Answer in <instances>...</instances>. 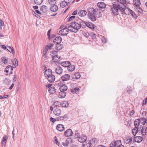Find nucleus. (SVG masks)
Listing matches in <instances>:
<instances>
[{
	"mask_svg": "<svg viewBox=\"0 0 147 147\" xmlns=\"http://www.w3.org/2000/svg\"><path fill=\"white\" fill-rule=\"evenodd\" d=\"M126 8V6H121L119 3L117 2H114L113 3V7L111 9L113 13L115 15L117 16L119 14V11L123 15L127 14L125 11Z\"/></svg>",
	"mask_w": 147,
	"mask_h": 147,
	"instance_id": "1",
	"label": "nucleus"
},
{
	"mask_svg": "<svg viewBox=\"0 0 147 147\" xmlns=\"http://www.w3.org/2000/svg\"><path fill=\"white\" fill-rule=\"evenodd\" d=\"M70 24V26H72L73 28L75 29V30L78 31L81 27L83 28H84V24L85 25V22L81 19H80L77 22H71Z\"/></svg>",
	"mask_w": 147,
	"mask_h": 147,
	"instance_id": "2",
	"label": "nucleus"
},
{
	"mask_svg": "<svg viewBox=\"0 0 147 147\" xmlns=\"http://www.w3.org/2000/svg\"><path fill=\"white\" fill-rule=\"evenodd\" d=\"M67 26H65V28L60 30L59 33V35L61 36H65L67 35L68 33V31L67 30Z\"/></svg>",
	"mask_w": 147,
	"mask_h": 147,
	"instance_id": "3",
	"label": "nucleus"
},
{
	"mask_svg": "<svg viewBox=\"0 0 147 147\" xmlns=\"http://www.w3.org/2000/svg\"><path fill=\"white\" fill-rule=\"evenodd\" d=\"M85 25L84 24V28L86 26L92 29H94L95 28V25L91 22H85Z\"/></svg>",
	"mask_w": 147,
	"mask_h": 147,
	"instance_id": "4",
	"label": "nucleus"
},
{
	"mask_svg": "<svg viewBox=\"0 0 147 147\" xmlns=\"http://www.w3.org/2000/svg\"><path fill=\"white\" fill-rule=\"evenodd\" d=\"M68 115L67 114H65L64 116H61L57 117V121L66 120L68 119Z\"/></svg>",
	"mask_w": 147,
	"mask_h": 147,
	"instance_id": "5",
	"label": "nucleus"
},
{
	"mask_svg": "<svg viewBox=\"0 0 147 147\" xmlns=\"http://www.w3.org/2000/svg\"><path fill=\"white\" fill-rule=\"evenodd\" d=\"M62 40V38L61 36H57L54 39L53 42L55 44H58L61 43Z\"/></svg>",
	"mask_w": 147,
	"mask_h": 147,
	"instance_id": "6",
	"label": "nucleus"
},
{
	"mask_svg": "<svg viewBox=\"0 0 147 147\" xmlns=\"http://www.w3.org/2000/svg\"><path fill=\"white\" fill-rule=\"evenodd\" d=\"M73 134V132L70 129H69L64 132V134L66 137H69L71 136Z\"/></svg>",
	"mask_w": 147,
	"mask_h": 147,
	"instance_id": "7",
	"label": "nucleus"
},
{
	"mask_svg": "<svg viewBox=\"0 0 147 147\" xmlns=\"http://www.w3.org/2000/svg\"><path fill=\"white\" fill-rule=\"evenodd\" d=\"M70 78V76L69 74H65L61 77V79L62 81H68Z\"/></svg>",
	"mask_w": 147,
	"mask_h": 147,
	"instance_id": "8",
	"label": "nucleus"
},
{
	"mask_svg": "<svg viewBox=\"0 0 147 147\" xmlns=\"http://www.w3.org/2000/svg\"><path fill=\"white\" fill-rule=\"evenodd\" d=\"M47 80L50 83H52L55 80V76L52 74L47 77Z\"/></svg>",
	"mask_w": 147,
	"mask_h": 147,
	"instance_id": "9",
	"label": "nucleus"
},
{
	"mask_svg": "<svg viewBox=\"0 0 147 147\" xmlns=\"http://www.w3.org/2000/svg\"><path fill=\"white\" fill-rule=\"evenodd\" d=\"M58 9V6L55 4L51 5L50 8V11L53 12H55L57 11Z\"/></svg>",
	"mask_w": 147,
	"mask_h": 147,
	"instance_id": "10",
	"label": "nucleus"
},
{
	"mask_svg": "<svg viewBox=\"0 0 147 147\" xmlns=\"http://www.w3.org/2000/svg\"><path fill=\"white\" fill-rule=\"evenodd\" d=\"M55 71L57 74L60 75L62 73L63 70L61 67L58 66L55 69Z\"/></svg>",
	"mask_w": 147,
	"mask_h": 147,
	"instance_id": "11",
	"label": "nucleus"
},
{
	"mask_svg": "<svg viewBox=\"0 0 147 147\" xmlns=\"http://www.w3.org/2000/svg\"><path fill=\"white\" fill-rule=\"evenodd\" d=\"M134 140L133 141V143H134L135 142H136L140 143L142 141L143 139L142 137L138 136L134 138Z\"/></svg>",
	"mask_w": 147,
	"mask_h": 147,
	"instance_id": "12",
	"label": "nucleus"
},
{
	"mask_svg": "<svg viewBox=\"0 0 147 147\" xmlns=\"http://www.w3.org/2000/svg\"><path fill=\"white\" fill-rule=\"evenodd\" d=\"M88 18L90 19L92 21H95L96 20V18L94 14L93 13H91L90 14H88Z\"/></svg>",
	"mask_w": 147,
	"mask_h": 147,
	"instance_id": "13",
	"label": "nucleus"
},
{
	"mask_svg": "<svg viewBox=\"0 0 147 147\" xmlns=\"http://www.w3.org/2000/svg\"><path fill=\"white\" fill-rule=\"evenodd\" d=\"M61 92H65L67 89V87L65 84H63L61 85L59 89Z\"/></svg>",
	"mask_w": 147,
	"mask_h": 147,
	"instance_id": "14",
	"label": "nucleus"
},
{
	"mask_svg": "<svg viewBox=\"0 0 147 147\" xmlns=\"http://www.w3.org/2000/svg\"><path fill=\"white\" fill-rule=\"evenodd\" d=\"M56 129L60 131H62L64 130V127L62 124H58L57 125Z\"/></svg>",
	"mask_w": 147,
	"mask_h": 147,
	"instance_id": "15",
	"label": "nucleus"
},
{
	"mask_svg": "<svg viewBox=\"0 0 147 147\" xmlns=\"http://www.w3.org/2000/svg\"><path fill=\"white\" fill-rule=\"evenodd\" d=\"M61 110L60 109L58 108L55 109L53 111L54 114L56 116L60 115L61 114Z\"/></svg>",
	"mask_w": 147,
	"mask_h": 147,
	"instance_id": "16",
	"label": "nucleus"
},
{
	"mask_svg": "<svg viewBox=\"0 0 147 147\" xmlns=\"http://www.w3.org/2000/svg\"><path fill=\"white\" fill-rule=\"evenodd\" d=\"M53 72L52 70L48 69L45 70V77H48L49 76L51 75L52 74Z\"/></svg>",
	"mask_w": 147,
	"mask_h": 147,
	"instance_id": "17",
	"label": "nucleus"
},
{
	"mask_svg": "<svg viewBox=\"0 0 147 147\" xmlns=\"http://www.w3.org/2000/svg\"><path fill=\"white\" fill-rule=\"evenodd\" d=\"M8 138V137L7 136L4 135L3 136V137L2 140L1 142V145L2 146H3L4 144H6Z\"/></svg>",
	"mask_w": 147,
	"mask_h": 147,
	"instance_id": "18",
	"label": "nucleus"
},
{
	"mask_svg": "<svg viewBox=\"0 0 147 147\" xmlns=\"http://www.w3.org/2000/svg\"><path fill=\"white\" fill-rule=\"evenodd\" d=\"M60 64L61 65L64 67H68V66H69L70 65V63L69 61H65L62 62H60Z\"/></svg>",
	"mask_w": 147,
	"mask_h": 147,
	"instance_id": "19",
	"label": "nucleus"
},
{
	"mask_svg": "<svg viewBox=\"0 0 147 147\" xmlns=\"http://www.w3.org/2000/svg\"><path fill=\"white\" fill-rule=\"evenodd\" d=\"M78 15L81 17L85 16L87 13V12L85 10H81L78 13Z\"/></svg>",
	"mask_w": 147,
	"mask_h": 147,
	"instance_id": "20",
	"label": "nucleus"
},
{
	"mask_svg": "<svg viewBox=\"0 0 147 147\" xmlns=\"http://www.w3.org/2000/svg\"><path fill=\"white\" fill-rule=\"evenodd\" d=\"M87 139V137L86 136H83L81 137H80L78 138V141L81 143L85 142Z\"/></svg>",
	"mask_w": 147,
	"mask_h": 147,
	"instance_id": "21",
	"label": "nucleus"
},
{
	"mask_svg": "<svg viewBox=\"0 0 147 147\" xmlns=\"http://www.w3.org/2000/svg\"><path fill=\"white\" fill-rule=\"evenodd\" d=\"M97 6L100 8L103 9L106 7V4L103 2H100L98 3Z\"/></svg>",
	"mask_w": 147,
	"mask_h": 147,
	"instance_id": "22",
	"label": "nucleus"
},
{
	"mask_svg": "<svg viewBox=\"0 0 147 147\" xmlns=\"http://www.w3.org/2000/svg\"><path fill=\"white\" fill-rule=\"evenodd\" d=\"M87 11L88 14H90L91 13H93L95 14V13L96 12L95 9L92 7H90L88 9Z\"/></svg>",
	"mask_w": 147,
	"mask_h": 147,
	"instance_id": "23",
	"label": "nucleus"
},
{
	"mask_svg": "<svg viewBox=\"0 0 147 147\" xmlns=\"http://www.w3.org/2000/svg\"><path fill=\"white\" fill-rule=\"evenodd\" d=\"M67 26H67V30L68 31V32L69 31H70L71 32H74V33H76L78 32V30L76 31L75 29L74 30H73V29L72 28L73 27L71 26H70V25H69V24H67Z\"/></svg>",
	"mask_w": 147,
	"mask_h": 147,
	"instance_id": "24",
	"label": "nucleus"
},
{
	"mask_svg": "<svg viewBox=\"0 0 147 147\" xmlns=\"http://www.w3.org/2000/svg\"><path fill=\"white\" fill-rule=\"evenodd\" d=\"M127 9L128 11L130 12V13L132 17L135 19H137V16L135 12L130 9L128 8H127Z\"/></svg>",
	"mask_w": 147,
	"mask_h": 147,
	"instance_id": "25",
	"label": "nucleus"
},
{
	"mask_svg": "<svg viewBox=\"0 0 147 147\" xmlns=\"http://www.w3.org/2000/svg\"><path fill=\"white\" fill-rule=\"evenodd\" d=\"M140 119H136L134 121V125L135 128H138V127L140 124Z\"/></svg>",
	"mask_w": 147,
	"mask_h": 147,
	"instance_id": "26",
	"label": "nucleus"
},
{
	"mask_svg": "<svg viewBox=\"0 0 147 147\" xmlns=\"http://www.w3.org/2000/svg\"><path fill=\"white\" fill-rule=\"evenodd\" d=\"M49 92L51 94H53L56 92V89L55 87L52 86L49 88Z\"/></svg>",
	"mask_w": 147,
	"mask_h": 147,
	"instance_id": "27",
	"label": "nucleus"
},
{
	"mask_svg": "<svg viewBox=\"0 0 147 147\" xmlns=\"http://www.w3.org/2000/svg\"><path fill=\"white\" fill-rule=\"evenodd\" d=\"M7 49L11 53H12L13 54H15V51L13 47L11 48L10 46H7Z\"/></svg>",
	"mask_w": 147,
	"mask_h": 147,
	"instance_id": "28",
	"label": "nucleus"
},
{
	"mask_svg": "<svg viewBox=\"0 0 147 147\" xmlns=\"http://www.w3.org/2000/svg\"><path fill=\"white\" fill-rule=\"evenodd\" d=\"M40 10L42 11L44 13H46L47 11V6L45 5L42 6L40 8Z\"/></svg>",
	"mask_w": 147,
	"mask_h": 147,
	"instance_id": "29",
	"label": "nucleus"
},
{
	"mask_svg": "<svg viewBox=\"0 0 147 147\" xmlns=\"http://www.w3.org/2000/svg\"><path fill=\"white\" fill-rule=\"evenodd\" d=\"M48 47L47 46H45L43 50V56L45 58H47V53L48 52Z\"/></svg>",
	"mask_w": 147,
	"mask_h": 147,
	"instance_id": "30",
	"label": "nucleus"
},
{
	"mask_svg": "<svg viewBox=\"0 0 147 147\" xmlns=\"http://www.w3.org/2000/svg\"><path fill=\"white\" fill-rule=\"evenodd\" d=\"M66 95V93L65 92H59L58 96L59 98H63L65 97Z\"/></svg>",
	"mask_w": 147,
	"mask_h": 147,
	"instance_id": "31",
	"label": "nucleus"
},
{
	"mask_svg": "<svg viewBox=\"0 0 147 147\" xmlns=\"http://www.w3.org/2000/svg\"><path fill=\"white\" fill-rule=\"evenodd\" d=\"M61 105L63 107L66 108L68 107L69 103L67 101H63L61 103Z\"/></svg>",
	"mask_w": 147,
	"mask_h": 147,
	"instance_id": "32",
	"label": "nucleus"
},
{
	"mask_svg": "<svg viewBox=\"0 0 147 147\" xmlns=\"http://www.w3.org/2000/svg\"><path fill=\"white\" fill-rule=\"evenodd\" d=\"M118 2L120 4L121 6H126L125 4L127 3V1L126 0H117Z\"/></svg>",
	"mask_w": 147,
	"mask_h": 147,
	"instance_id": "33",
	"label": "nucleus"
},
{
	"mask_svg": "<svg viewBox=\"0 0 147 147\" xmlns=\"http://www.w3.org/2000/svg\"><path fill=\"white\" fill-rule=\"evenodd\" d=\"M146 127H143L141 130V131L142 135L144 136L146 134Z\"/></svg>",
	"mask_w": 147,
	"mask_h": 147,
	"instance_id": "34",
	"label": "nucleus"
},
{
	"mask_svg": "<svg viewBox=\"0 0 147 147\" xmlns=\"http://www.w3.org/2000/svg\"><path fill=\"white\" fill-rule=\"evenodd\" d=\"M57 45L55 47V49L59 51L63 48V45L60 44V43L58 44H56Z\"/></svg>",
	"mask_w": 147,
	"mask_h": 147,
	"instance_id": "35",
	"label": "nucleus"
},
{
	"mask_svg": "<svg viewBox=\"0 0 147 147\" xmlns=\"http://www.w3.org/2000/svg\"><path fill=\"white\" fill-rule=\"evenodd\" d=\"M68 70L69 71H73L75 69V67L74 65H71L68 66L67 68Z\"/></svg>",
	"mask_w": 147,
	"mask_h": 147,
	"instance_id": "36",
	"label": "nucleus"
},
{
	"mask_svg": "<svg viewBox=\"0 0 147 147\" xmlns=\"http://www.w3.org/2000/svg\"><path fill=\"white\" fill-rule=\"evenodd\" d=\"M134 2L135 6L136 7L138 6L141 4V3L140 0H134Z\"/></svg>",
	"mask_w": 147,
	"mask_h": 147,
	"instance_id": "37",
	"label": "nucleus"
},
{
	"mask_svg": "<svg viewBox=\"0 0 147 147\" xmlns=\"http://www.w3.org/2000/svg\"><path fill=\"white\" fill-rule=\"evenodd\" d=\"M1 59L3 63L4 64H6L7 63L8 58H7L6 57H2Z\"/></svg>",
	"mask_w": 147,
	"mask_h": 147,
	"instance_id": "38",
	"label": "nucleus"
},
{
	"mask_svg": "<svg viewBox=\"0 0 147 147\" xmlns=\"http://www.w3.org/2000/svg\"><path fill=\"white\" fill-rule=\"evenodd\" d=\"M67 5V2L65 1H63L60 3V6L62 8H64Z\"/></svg>",
	"mask_w": 147,
	"mask_h": 147,
	"instance_id": "39",
	"label": "nucleus"
},
{
	"mask_svg": "<svg viewBox=\"0 0 147 147\" xmlns=\"http://www.w3.org/2000/svg\"><path fill=\"white\" fill-rule=\"evenodd\" d=\"M138 132V129L134 128L132 129V134L134 136H135L137 133Z\"/></svg>",
	"mask_w": 147,
	"mask_h": 147,
	"instance_id": "40",
	"label": "nucleus"
},
{
	"mask_svg": "<svg viewBox=\"0 0 147 147\" xmlns=\"http://www.w3.org/2000/svg\"><path fill=\"white\" fill-rule=\"evenodd\" d=\"M48 2L51 5H55L56 3V0H48Z\"/></svg>",
	"mask_w": 147,
	"mask_h": 147,
	"instance_id": "41",
	"label": "nucleus"
},
{
	"mask_svg": "<svg viewBox=\"0 0 147 147\" xmlns=\"http://www.w3.org/2000/svg\"><path fill=\"white\" fill-rule=\"evenodd\" d=\"M60 102L58 101H56L54 102L53 103V106L55 107H57L59 106V105H60Z\"/></svg>",
	"mask_w": 147,
	"mask_h": 147,
	"instance_id": "42",
	"label": "nucleus"
},
{
	"mask_svg": "<svg viewBox=\"0 0 147 147\" xmlns=\"http://www.w3.org/2000/svg\"><path fill=\"white\" fill-rule=\"evenodd\" d=\"M117 145L116 141L111 142L110 145V147H115Z\"/></svg>",
	"mask_w": 147,
	"mask_h": 147,
	"instance_id": "43",
	"label": "nucleus"
},
{
	"mask_svg": "<svg viewBox=\"0 0 147 147\" xmlns=\"http://www.w3.org/2000/svg\"><path fill=\"white\" fill-rule=\"evenodd\" d=\"M51 29H49L48 32H47V36L48 37V38L49 40H50L51 39Z\"/></svg>",
	"mask_w": 147,
	"mask_h": 147,
	"instance_id": "44",
	"label": "nucleus"
},
{
	"mask_svg": "<svg viewBox=\"0 0 147 147\" xmlns=\"http://www.w3.org/2000/svg\"><path fill=\"white\" fill-rule=\"evenodd\" d=\"M140 119L143 125H144L145 124V121H146V119L144 117L140 118Z\"/></svg>",
	"mask_w": 147,
	"mask_h": 147,
	"instance_id": "45",
	"label": "nucleus"
},
{
	"mask_svg": "<svg viewBox=\"0 0 147 147\" xmlns=\"http://www.w3.org/2000/svg\"><path fill=\"white\" fill-rule=\"evenodd\" d=\"M137 7V9L138 10V12L141 13H142L143 12L142 9L139 6Z\"/></svg>",
	"mask_w": 147,
	"mask_h": 147,
	"instance_id": "46",
	"label": "nucleus"
},
{
	"mask_svg": "<svg viewBox=\"0 0 147 147\" xmlns=\"http://www.w3.org/2000/svg\"><path fill=\"white\" fill-rule=\"evenodd\" d=\"M55 139V143H56L57 145L59 146L60 143L58 141L57 138L56 136H55L54 137Z\"/></svg>",
	"mask_w": 147,
	"mask_h": 147,
	"instance_id": "47",
	"label": "nucleus"
},
{
	"mask_svg": "<svg viewBox=\"0 0 147 147\" xmlns=\"http://www.w3.org/2000/svg\"><path fill=\"white\" fill-rule=\"evenodd\" d=\"M75 17H76L74 16H70V17H69V19H68L67 22H69L75 18Z\"/></svg>",
	"mask_w": 147,
	"mask_h": 147,
	"instance_id": "48",
	"label": "nucleus"
},
{
	"mask_svg": "<svg viewBox=\"0 0 147 147\" xmlns=\"http://www.w3.org/2000/svg\"><path fill=\"white\" fill-rule=\"evenodd\" d=\"M75 136H74V138H79L80 137V134L79 133L75 132Z\"/></svg>",
	"mask_w": 147,
	"mask_h": 147,
	"instance_id": "49",
	"label": "nucleus"
},
{
	"mask_svg": "<svg viewBox=\"0 0 147 147\" xmlns=\"http://www.w3.org/2000/svg\"><path fill=\"white\" fill-rule=\"evenodd\" d=\"M102 42L104 43H106L107 42V40L104 37H102L101 38Z\"/></svg>",
	"mask_w": 147,
	"mask_h": 147,
	"instance_id": "50",
	"label": "nucleus"
},
{
	"mask_svg": "<svg viewBox=\"0 0 147 147\" xmlns=\"http://www.w3.org/2000/svg\"><path fill=\"white\" fill-rule=\"evenodd\" d=\"M80 77V74L78 73H77L76 74L75 78H74V79H78Z\"/></svg>",
	"mask_w": 147,
	"mask_h": 147,
	"instance_id": "51",
	"label": "nucleus"
},
{
	"mask_svg": "<svg viewBox=\"0 0 147 147\" xmlns=\"http://www.w3.org/2000/svg\"><path fill=\"white\" fill-rule=\"evenodd\" d=\"M54 45L53 44H50L49 45H47L46 46H47L48 47V49L51 50L52 49V47H53Z\"/></svg>",
	"mask_w": 147,
	"mask_h": 147,
	"instance_id": "52",
	"label": "nucleus"
},
{
	"mask_svg": "<svg viewBox=\"0 0 147 147\" xmlns=\"http://www.w3.org/2000/svg\"><path fill=\"white\" fill-rule=\"evenodd\" d=\"M79 90V88H78L76 87L74 88H73L71 90V92H76L78 91Z\"/></svg>",
	"mask_w": 147,
	"mask_h": 147,
	"instance_id": "53",
	"label": "nucleus"
},
{
	"mask_svg": "<svg viewBox=\"0 0 147 147\" xmlns=\"http://www.w3.org/2000/svg\"><path fill=\"white\" fill-rule=\"evenodd\" d=\"M50 120L52 122L54 123L55 121H57V118L55 119L51 117L50 118Z\"/></svg>",
	"mask_w": 147,
	"mask_h": 147,
	"instance_id": "54",
	"label": "nucleus"
},
{
	"mask_svg": "<svg viewBox=\"0 0 147 147\" xmlns=\"http://www.w3.org/2000/svg\"><path fill=\"white\" fill-rule=\"evenodd\" d=\"M134 113V110H132L129 112V114L130 116H132Z\"/></svg>",
	"mask_w": 147,
	"mask_h": 147,
	"instance_id": "55",
	"label": "nucleus"
},
{
	"mask_svg": "<svg viewBox=\"0 0 147 147\" xmlns=\"http://www.w3.org/2000/svg\"><path fill=\"white\" fill-rule=\"evenodd\" d=\"M134 138H132L131 137H130L129 139L128 140V142H127L128 144L130 143H133V141H132V139Z\"/></svg>",
	"mask_w": 147,
	"mask_h": 147,
	"instance_id": "56",
	"label": "nucleus"
},
{
	"mask_svg": "<svg viewBox=\"0 0 147 147\" xmlns=\"http://www.w3.org/2000/svg\"><path fill=\"white\" fill-rule=\"evenodd\" d=\"M66 141L67 142H68V143L69 144V142L72 141V139L70 138H69L66 139Z\"/></svg>",
	"mask_w": 147,
	"mask_h": 147,
	"instance_id": "57",
	"label": "nucleus"
},
{
	"mask_svg": "<svg viewBox=\"0 0 147 147\" xmlns=\"http://www.w3.org/2000/svg\"><path fill=\"white\" fill-rule=\"evenodd\" d=\"M43 0H37V5L41 4L43 2Z\"/></svg>",
	"mask_w": 147,
	"mask_h": 147,
	"instance_id": "58",
	"label": "nucleus"
},
{
	"mask_svg": "<svg viewBox=\"0 0 147 147\" xmlns=\"http://www.w3.org/2000/svg\"><path fill=\"white\" fill-rule=\"evenodd\" d=\"M62 144L65 147H66L68 146L69 144L68 143V142H67L66 141L65 142H63Z\"/></svg>",
	"mask_w": 147,
	"mask_h": 147,
	"instance_id": "59",
	"label": "nucleus"
},
{
	"mask_svg": "<svg viewBox=\"0 0 147 147\" xmlns=\"http://www.w3.org/2000/svg\"><path fill=\"white\" fill-rule=\"evenodd\" d=\"M78 10H76L74 11L72 13V15L74 16L77 15L78 13Z\"/></svg>",
	"mask_w": 147,
	"mask_h": 147,
	"instance_id": "60",
	"label": "nucleus"
},
{
	"mask_svg": "<svg viewBox=\"0 0 147 147\" xmlns=\"http://www.w3.org/2000/svg\"><path fill=\"white\" fill-rule=\"evenodd\" d=\"M129 138L128 137H126L125 138V140H124V142H125L126 143V144H128L127 142H128Z\"/></svg>",
	"mask_w": 147,
	"mask_h": 147,
	"instance_id": "61",
	"label": "nucleus"
},
{
	"mask_svg": "<svg viewBox=\"0 0 147 147\" xmlns=\"http://www.w3.org/2000/svg\"><path fill=\"white\" fill-rule=\"evenodd\" d=\"M1 47L2 49L4 50H6L7 49V47L5 45H1Z\"/></svg>",
	"mask_w": 147,
	"mask_h": 147,
	"instance_id": "62",
	"label": "nucleus"
},
{
	"mask_svg": "<svg viewBox=\"0 0 147 147\" xmlns=\"http://www.w3.org/2000/svg\"><path fill=\"white\" fill-rule=\"evenodd\" d=\"M0 24L1 26H3L4 25V22L2 20H0Z\"/></svg>",
	"mask_w": 147,
	"mask_h": 147,
	"instance_id": "63",
	"label": "nucleus"
},
{
	"mask_svg": "<svg viewBox=\"0 0 147 147\" xmlns=\"http://www.w3.org/2000/svg\"><path fill=\"white\" fill-rule=\"evenodd\" d=\"M92 38L96 39V35L95 34L93 33V34H92Z\"/></svg>",
	"mask_w": 147,
	"mask_h": 147,
	"instance_id": "64",
	"label": "nucleus"
}]
</instances>
